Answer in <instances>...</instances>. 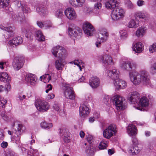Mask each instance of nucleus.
<instances>
[{"mask_svg":"<svg viewBox=\"0 0 156 156\" xmlns=\"http://www.w3.org/2000/svg\"><path fill=\"white\" fill-rule=\"evenodd\" d=\"M129 76L131 81L135 85H138L141 83L148 86L153 87L150 81V76L145 71L143 70L139 73H130Z\"/></svg>","mask_w":156,"mask_h":156,"instance_id":"f257e3e1","label":"nucleus"},{"mask_svg":"<svg viewBox=\"0 0 156 156\" xmlns=\"http://www.w3.org/2000/svg\"><path fill=\"white\" fill-rule=\"evenodd\" d=\"M119 0H111L105 3L106 7L109 9H113L111 16L114 20H117L124 16L125 12L121 8L116 7L119 5Z\"/></svg>","mask_w":156,"mask_h":156,"instance_id":"f03ea898","label":"nucleus"},{"mask_svg":"<svg viewBox=\"0 0 156 156\" xmlns=\"http://www.w3.org/2000/svg\"><path fill=\"white\" fill-rule=\"evenodd\" d=\"M12 127L15 131L14 139L16 144L20 142L21 135L26 130L25 127L18 122H15L13 124Z\"/></svg>","mask_w":156,"mask_h":156,"instance_id":"7ed1b4c3","label":"nucleus"},{"mask_svg":"<svg viewBox=\"0 0 156 156\" xmlns=\"http://www.w3.org/2000/svg\"><path fill=\"white\" fill-rule=\"evenodd\" d=\"M53 55L55 57L62 59L67 56V51L65 48L60 46L58 45L53 47L52 50Z\"/></svg>","mask_w":156,"mask_h":156,"instance_id":"20e7f679","label":"nucleus"},{"mask_svg":"<svg viewBox=\"0 0 156 156\" xmlns=\"http://www.w3.org/2000/svg\"><path fill=\"white\" fill-rule=\"evenodd\" d=\"M62 89L65 90L64 93L65 97L67 99L73 100L75 98L74 91L72 87L70 85L65 83H62Z\"/></svg>","mask_w":156,"mask_h":156,"instance_id":"39448f33","label":"nucleus"},{"mask_svg":"<svg viewBox=\"0 0 156 156\" xmlns=\"http://www.w3.org/2000/svg\"><path fill=\"white\" fill-rule=\"evenodd\" d=\"M112 100L118 110H124L126 106L123 104L124 99L122 97L116 95L112 98Z\"/></svg>","mask_w":156,"mask_h":156,"instance_id":"423d86ee","label":"nucleus"},{"mask_svg":"<svg viewBox=\"0 0 156 156\" xmlns=\"http://www.w3.org/2000/svg\"><path fill=\"white\" fill-rule=\"evenodd\" d=\"M137 105L136 108L141 111H147L149 109V100L146 97L141 98Z\"/></svg>","mask_w":156,"mask_h":156,"instance_id":"0eeeda50","label":"nucleus"},{"mask_svg":"<svg viewBox=\"0 0 156 156\" xmlns=\"http://www.w3.org/2000/svg\"><path fill=\"white\" fill-rule=\"evenodd\" d=\"M116 126L115 124H111L103 131V136L107 139H109L117 132Z\"/></svg>","mask_w":156,"mask_h":156,"instance_id":"6e6552de","label":"nucleus"},{"mask_svg":"<svg viewBox=\"0 0 156 156\" xmlns=\"http://www.w3.org/2000/svg\"><path fill=\"white\" fill-rule=\"evenodd\" d=\"M35 106L39 111L45 112L49 108L50 106L46 101L41 99L37 100L35 102Z\"/></svg>","mask_w":156,"mask_h":156,"instance_id":"1a4fd4ad","label":"nucleus"},{"mask_svg":"<svg viewBox=\"0 0 156 156\" xmlns=\"http://www.w3.org/2000/svg\"><path fill=\"white\" fill-rule=\"evenodd\" d=\"M68 32L70 37L73 40H75V38H80L82 34L81 30L78 27L77 28V30L69 27Z\"/></svg>","mask_w":156,"mask_h":156,"instance_id":"9d476101","label":"nucleus"},{"mask_svg":"<svg viewBox=\"0 0 156 156\" xmlns=\"http://www.w3.org/2000/svg\"><path fill=\"white\" fill-rule=\"evenodd\" d=\"M24 58L23 57H16L14 59L12 66L15 71H18L23 66Z\"/></svg>","mask_w":156,"mask_h":156,"instance_id":"9b49d317","label":"nucleus"},{"mask_svg":"<svg viewBox=\"0 0 156 156\" xmlns=\"http://www.w3.org/2000/svg\"><path fill=\"white\" fill-rule=\"evenodd\" d=\"M83 29L84 33L87 35L92 36L93 35L94 28L93 26L90 23L86 22L83 26Z\"/></svg>","mask_w":156,"mask_h":156,"instance_id":"f8f14e48","label":"nucleus"},{"mask_svg":"<svg viewBox=\"0 0 156 156\" xmlns=\"http://www.w3.org/2000/svg\"><path fill=\"white\" fill-rule=\"evenodd\" d=\"M64 13L67 18L70 20H74L77 17L75 10L72 8H67L65 11Z\"/></svg>","mask_w":156,"mask_h":156,"instance_id":"ddd939ff","label":"nucleus"},{"mask_svg":"<svg viewBox=\"0 0 156 156\" xmlns=\"http://www.w3.org/2000/svg\"><path fill=\"white\" fill-rule=\"evenodd\" d=\"M137 65L136 63L132 62L126 61L123 62L121 64V67L123 70L128 71L135 69Z\"/></svg>","mask_w":156,"mask_h":156,"instance_id":"4468645a","label":"nucleus"},{"mask_svg":"<svg viewBox=\"0 0 156 156\" xmlns=\"http://www.w3.org/2000/svg\"><path fill=\"white\" fill-rule=\"evenodd\" d=\"M80 115L83 117L87 116L89 114V105L86 102L81 105L80 107Z\"/></svg>","mask_w":156,"mask_h":156,"instance_id":"2eb2a0df","label":"nucleus"},{"mask_svg":"<svg viewBox=\"0 0 156 156\" xmlns=\"http://www.w3.org/2000/svg\"><path fill=\"white\" fill-rule=\"evenodd\" d=\"M140 98V94L137 92H133L130 94L127 97L131 104H135L138 101Z\"/></svg>","mask_w":156,"mask_h":156,"instance_id":"dca6fc26","label":"nucleus"},{"mask_svg":"<svg viewBox=\"0 0 156 156\" xmlns=\"http://www.w3.org/2000/svg\"><path fill=\"white\" fill-rule=\"evenodd\" d=\"M98 37L95 43L96 47L98 48L100 47L101 42L106 41L107 39V37L108 36V34L107 32L104 31L102 33H100L98 35Z\"/></svg>","mask_w":156,"mask_h":156,"instance_id":"f3484780","label":"nucleus"},{"mask_svg":"<svg viewBox=\"0 0 156 156\" xmlns=\"http://www.w3.org/2000/svg\"><path fill=\"white\" fill-rule=\"evenodd\" d=\"M59 133L60 136L63 139L64 141L68 142L69 139V133L65 128L59 129Z\"/></svg>","mask_w":156,"mask_h":156,"instance_id":"a211bd4d","label":"nucleus"},{"mask_svg":"<svg viewBox=\"0 0 156 156\" xmlns=\"http://www.w3.org/2000/svg\"><path fill=\"white\" fill-rule=\"evenodd\" d=\"M26 81L30 85H34L37 80L36 76L32 73H29L26 74L25 77Z\"/></svg>","mask_w":156,"mask_h":156,"instance_id":"6ab92c4d","label":"nucleus"},{"mask_svg":"<svg viewBox=\"0 0 156 156\" xmlns=\"http://www.w3.org/2000/svg\"><path fill=\"white\" fill-rule=\"evenodd\" d=\"M36 11L41 16H45L48 14L47 8L42 4H39L36 6Z\"/></svg>","mask_w":156,"mask_h":156,"instance_id":"aec40b11","label":"nucleus"},{"mask_svg":"<svg viewBox=\"0 0 156 156\" xmlns=\"http://www.w3.org/2000/svg\"><path fill=\"white\" fill-rule=\"evenodd\" d=\"M101 60L103 63L106 66L113 64L112 57L108 55L105 54L103 55L101 58Z\"/></svg>","mask_w":156,"mask_h":156,"instance_id":"412c9836","label":"nucleus"},{"mask_svg":"<svg viewBox=\"0 0 156 156\" xmlns=\"http://www.w3.org/2000/svg\"><path fill=\"white\" fill-rule=\"evenodd\" d=\"M114 84L117 89L125 88L127 86V84L126 82L120 79L119 77L114 82Z\"/></svg>","mask_w":156,"mask_h":156,"instance_id":"4be33fe9","label":"nucleus"},{"mask_svg":"<svg viewBox=\"0 0 156 156\" xmlns=\"http://www.w3.org/2000/svg\"><path fill=\"white\" fill-rule=\"evenodd\" d=\"M100 83L99 79L96 76H93L90 79L89 84L93 88L98 87Z\"/></svg>","mask_w":156,"mask_h":156,"instance_id":"5701e85b","label":"nucleus"},{"mask_svg":"<svg viewBox=\"0 0 156 156\" xmlns=\"http://www.w3.org/2000/svg\"><path fill=\"white\" fill-rule=\"evenodd\" d=\"M119 71L115 69L110 70L108 72V75L110 78L114 80V82L119 77Z\"/></svg>","mask_w":156,"mask_h":156,"instance_id":"b1692460","label":"nucleus"},{"mask_svg":"<svg viewBox=\"0 0 156 156\" xmlns=\"http://www.w3.org/2000/svg\"><path fill=\"white\" fill-rule=\"evenodd\" d=\"M128 134L130 136L135 135L137 133L136 127L133 125L129 124L126 128Z\"/></svg>","mask_w":156,"mask_h":156,"instance_id":"393cba45","label":"nucleus"},{"mask_svg":"<svg viewBox=\"0 0 156 156\" xmlns=\"http://www.w3.org/2000/svg\"><path fill=\"white\" fill-rule=\"evenodd\" d=\"M22 42V37H21L17 36L14 37L12 40H11L9 42V44L10 45L16 46L21 44Z\"/></svg>","mask_w":156,"mask_h":156,"instance_id":"a878e982","label":"nucleus"},{"mask_svg":"<svg viewBox=\"0 0 156 156\" xmlns=\"http://www.w3.org/2000/svg\"><path fill=\"white\" fill-rule=\"evenodd\" d=\"M135 16L136 19L139 18L140 20H143L144 21L147 20L149 18V15L146 13L139 12H136Z\"/></svg>","mask_w":156,"mask_h":156,"instance_id":"bb28decb","label":"nucleus"},{"mask_svg":"<svg viewBox=\"0 0 156 156\" xmlns=\"http://www.w3.org/2000/svg\"><path fill=\"white\" fill-rule=\"evenodd\" d=\"M55 68L58 71H62L64 66L63 60L61 59H57L55 62Z\"/></svg>","mask_w":156,"mask_h":156,"instance_id":"cd10ccee","label":"nucleus"},{"mask_svg":"<svg viewBox=\"0 0 156 156\" xmlns=\"http://www.w3.org/2000/svg\"><path fill=\"white\" fill-rule=\"evenodd\" d=\"M85 1V0H69V3L75 7L82 6Z\"/></svg>","mask_w":156,"mask_h":156,"instance_id":"c85d7f7f","label":"nucleus"},{"mask_svg":"<svg viewBox=\"0 0 156 156\" xmlns=\"http://www.w3.org/2000/svg\"><path fill=\"white\" fill-rule=\"evenodd\" d=\"M0 28L3 30H4L7 31L8 34V35L9 37H12L14 35V33L13 32L14 28L11 27H5L2 25H0Z\"/></svg>","mask_w":156,"mask_h":156,"instance_id":"c756f323","label":"nucleus"},{"mask_svg":"<svg viewBox=\"0 0 156 156\" xmlns=\"http://www.w3.org/2000/svg\"><path fill=\"white\" fill-rule=\"evenodd\" d=\"M11 80V78L9 77L8 74L6 72H2L0 73V81L4 82H8V83Z\"/></svg>","mask_w":156,"mask_h":156,"instance_id":"7c9ffc66","label":"nucleus"},{"mask_svg":"<svg viewBox=\"0 0 156 156\" xmlns=\"http://www.w3.org/2000/svg\"><path fill=\"white\" fill-rule=\"evenodd\" d=\"M143 45L141 42H137L133 46V50L136 53L141 52L143 50Z\"/></svg>","mask_w":156,"mask_h":156,"instance_id":"2f4dec72","label":"nucleus"},{"mask_svg":"<svg viewBox=\"0 0 156 156\" xmlns=\"http://www.w3.org/2000/svg\"><path fill=\"white\" fill-rule=\"evenodd\" d=\"M37 26L40 28H43L44 26L48 28L51 27L52 26L51 22L49 21H46V23H45V22L43 23L41 21H37Z\"/></svg>","mask_w":156,"mask_h":156,"instance_id":"473e14b6","label":"nucleus"},{"mask_svg":"<svg viewBox=\"0 0 156 156\" xmlns=\"http://www.w3.org/2000/svg\"><path fill=\"white\" fill-rule=\"evenodd\" d=\"M146 29L142 27H139L136 31V35L139 37H142L145 34Z\"/></svg>","mask_w":156,"mask_h":156,"instance_id":"72a5a7b5","label":"nucleus"},{"mask_svg":"<svg viewBox=\"0 0 156 156\" xmlns=\"http://www.w3.org/2000/svg\"><path fill=\"white\" fill-rule=\"evenodd\" d=\"M35 36L37 37V40L39 41H44L45 40V37L41 30H38L36 32Z\"/></svg>","mask_w":156,"mask_h":156,"instance_id":"f704fd0d","label":"nucleus"},{"mask_svg":"<svg viewBox=\"0 0 156 156\" xmlns=\"http://www.w3.org/2000/svg\"><path fill=\"white\" fill-rule=\"evenodd\" d=\"M139 22L137 20H131L128 23V27L129 28H135L138 26Z\"/></svg>","mask_w":156,"mask_h":156,"instance_id":"c9c22d12","label":"nucleus"},{"mask_svg":"<svg viewBox=\"0 0 156 156\" xmlns=\"http://www.w3.org/2000/svg\"><path fill=\"white\" fill-rule=\"evenodd\" d=\"M41 126L42 128L48 130L52 128L53 125L52 123H48L45 122H44L41 123Z\"/></svg>","mask_w":156,"mask_h":156,"instance_id":"e433bc0d","label":"nucleus"},{"mask_svg":"<svg viewBox=\"0 0 156 156\" xmlns=\"http://www.w3.org/2000/svg\"><path fill=\"white\" fill-rule=\"evenodd\" d=\"M86 153L90 156H92L94 154V150L91 147H87L86 149Z\"/></svg>","mask_w":156,"mask_h":156,"instance_id":"4c0bfd02","label":"nucleus"},{"mask_svg":"<svg viewBox=\"0 0 156 156\" xmlns=\"http://www.w3.org/2000/svg\"><path fill=\"white\" fill-rule=\"evenodd\" d=\"M63 14V10L61 9H58L55 12V16L58 18H61Z\"/></svg>","mask_w":156,"mask_h":156,"instance_id":"58836bf2","label":"nucleus"},{"mask_svg":"<svg viewBox=\"0 0 156 156\" xmlns=\"http://www.w3.org/2000/svg\"><path fill=\"white\" fill-rule=\"evenodd\" d=\"M9 0H0V8L6 7L9 5Z\"/></svg>","mask_w":156,"mask_h":156,"instance_id":"ea45409f","label":"nucleus"},{"mask_svg":"<svg viewBox=\"0 0 156 156\" xmlns=\"http://www.w3.org/2000/svg\"><path fill=\"white\" fill-rule=\"evenodd\" d=\"M125 3L126 6L128 9H133L134 8V5L130 0H126Z\"/></svg>","mask_w":156,"mask_h":156,"instance_id":"a19ab883","label":"nucleus"},{"mask_svg":"<svg viewBox=\"0 0 156 156\" xmlns=\"http://www.w3.org/2000/svg\"><path fill=\"white\" fill-rule=\"evenodd\" d=\"M139 152V149H138L137 147H136L134 148V151H133V152L132 148L129 149V153L131 155H134L137 154H138Z\"/></svg>","mask_w":156,"mask_h":156,"instance_id":"79ce46f5","label":"nucleus"},{"mask_svg":"<svg viewBox=\"0 0 156 156\" xmlns=\"http://www.w3.org/2000/svg\"><path fill=\"white\" fill-rule=\"evenodd\" d=\"M107 147L106 143L105 141H102L99 144V148L100 149L102 150L106 148Z\"/></svg>","mask_w":156,"mask_h":156,"instance_id":"37998d69","label":"nucleus"},{"mask_svg":"<svg viewBox=\"0 0 156 156\" xmlns=\"http://www.w3.org/2000/svg\"><path fill=\"white\" fill-rule=\"evenodd\" d=\"M22 9L23 12L25 13H29L31 12L30 8L27 5H25L22 6Z\"/></svg>","mask_w":156,"mask_h":156,"instance_id":"c03bdc74","label":"nucleus"},{"mask_svg":"<svg viewBox=\"0 0 156 156\" xmlns=\"http://www.w3.org/2000/svg\"><path fill=\"white\" fill-rule=\"evenodd\" d=\"M31 155H37L38 154V150L37 149H33L30 148V150L28 152V154Z\"/></svg>","mask_w":156,"mask_h":156,"instance_id":"a18cd8bd","label":"nucleus"},{"mask_svg":"<svg viewBox=\"0 0 156 156\" xmlns=\"http://www.w3.org/2000/svg\"><path fill=\"white\" fill-rule=\"evenodd\" d=\"M119 33L120 34V36L123 38H125L127 37L128 36V34L126 31V30H121Z\"/></svg>","mask_w":156,"mask_h":156,"instance_id":"49530a36","label":"nucleus"},{"mask_svg":"<svg viewBox=\"0 0 156 156\" xmlns=\"http://www.w3.org/2000/svg\"><path fill=\"white\" fill-rule=\"evenodd\" d=\"M149 50L151 53H153L156 51V43H154L151 45L149 48Z\"/></svg>","mask_w":156,"mask_h":156,"instance_id":"de8ad7c7","label":"nucleus"},{"mask_svg":"<svg viewBox=\"0 0 156 156\" xmlns=\"http://www.w3.org/2000/svg\"><path fill=\"white\" fill-rule=\"evenodd\" d=\"M53 108L58 112H60L61 111H62L60 106L58 104H54L53 106Z\"/></svg>","mask_w":156,"mask_h":156,"instance_id":"09e8293b","label":"nucleus"},{"mask_svg":"<svg viewBox=\"0 0 156 156\" xmlns=\"http://www.w3.org/2000/svg\"><path fill=\"white\" fill-rule=\"evenodd\" d=\"M7 101L3 98H0V107H2V108H5V105L7 103Z\"/></svg>","mask_w":156,"mask_h":156,"instance_id":"8fccbe9b","label":"nucleus"},{"mask_svg":"<svg viewBox=\"0 0 156 156\" xmlns=\"http://www.w3.org/2000/svg\"><path fill=\"white\" fill-rule=\"evenodd\" d=\"M102 5L100 3H97L94 4V10L97 11L100 9L101 8Z\"/></svg>","mask_w":156,"mask_h":156,"instance_id":"3c124183","label":"nucleus"},{"mask_svg":"<svg viewBox=\"0 0 156 156\" xmlns=\"http://www.w3.org/2000/svg\"><path fill=\"white\" fill-rule=\"evenodd\" d=\"M112 100L111 98H110L109 96L107 95H105L104 98V103L107 105L110 101Z\"/></svg>","mask_w":156,"mask_h":156,"instance_id":"603ef678","label":"nucleus"},{"mask_svg":"<svg viewBox=\"0 0 156 156\" xmlns=\"http://www.w3.org/2000/svg\"><path fill=\"white\" fill-rule=\"evenodd\" d=\"M22 32L24 34H27L30 31V30L27 27H23L21 28Z\"/></svg>","mask_w":156,"mask_h":156,"instance_id":"864d4df0","label":"nucleus"},{"mask_svg":"<svg viewBox=\"0 0 156 156\" xmlns=\"http://www.w3.org/2000/svg\"><path fill=\"white\" fill-rule=\"evenodd\" d=\"M43 79L44 80L46 81V82H48L51 80V77L49 75L46 74L44 76Z\"/></svg>","mask_w":156,"mask_h":156,"instance_id":"5fc2aeb1","label":"nucleus"},{"mask_svg":"<svg viewBox=\"0 0 156 156\" xmlns=\"http://www.w3.org/2000/svg\"><path fill=\"white\" fill-rule=\"evenodd\" d=\"M11 88L10 85L9 83H7L5 85L4 88L6 93H7L10 90Z\"/></svg>","mask_w":156,"mask_h":156,"instance_id":"6e6d98bb","label":"nucleus"},{"mask_svg":"<svg viewBox=\"0 0 156 156\" xmlns=\"http://www.w3.org/2000/svg\"><path fill=\"white\" fill-rule=\"evenodd\" d=\"M84 11L87 14H90L92 13V10L91 9L86 7L84 8Z\"/></svg>","mask_w":156,"mask_h":156,"instance_id":"4d7b16f0","label":"nucleus"},{"mask_svg":"<svg viewBox=\"0 0 156 156\" xmlns=\"http://www.w3.org/2000/svg\"><path fill=\"white\" fill-rule=\"evenodd\" d=\"M151 72L153 73H156V62L151 67Z\"/></svg>","mask_w":156,"mask_h":156,"instance_id":"13d9d810","label":"nucleus"},{"mask_svg":"<svg viewBox=\"0 0 156 156\" xmlns=\"http://www.w3.org/2000/svg\"><path fill=\"white\" fill-rule=\"evenodd\" d=\"M14 2L15 5L18 7H21L22 8V6L23 5V4L20 2L19 1L16 0Z\"/></svg>","mask_w":156,"mask_h":156,"instance_id":"bf43d9fd","label":"nucleus"},{"mask_svg":"<svg viewBox=\"0 0 156 156\" xmlns=\"http://www.w3.org/2000/svg\"><path fill=\"white\" fill-rule=\"evenodd\" d=\"M1 116L3 119L6 121L8 119V117L5 114L4 112H2L1 114Z\"/></svg>","mask_w":156,"mask_h":156,"instance_id":"052dcab7","label":"nucleus"},{"mask_svg":"<svg viewBox=\"0 0 156 156\" xmlns=\"http://www.w3.org/2000/svg\"><path fill=\"white\" fill-rule=\"evenodd\" d=\"M137 5L139 6H141L144 5V2L142 0H138L137 2Z\"/></svg>","mask_w":156,"mask_h":156,"instance_id":"680f3d73","label":"nucleus"},{"mask_svg":"<svg viewBox=\"0 0 156 156\" xmlns=\"http://www.w3.org/2000/svg\"><path fill=\"white\" fill-rule=\"evenodd\" d=\"M86 138L87 141L89 144H91L92 143V140L93 139V136L90 135H86Z\"/></svg>","mask_w":156,"mask_h":156,"instance_id":"e2e57ef3","label":"nucleus"},{"mask_svg":"<svg viewBox=\"0 0 156 156\" xmlns=\"http://www.w3.org/2000/svg\"><path fill=\"white\" fill-rule=\"evenodd\" d=\"M1 147L3 148H6L8 146V143L6 142L3 141L1 144Z\"/></svg>","mask_w":156,"mask_h":156,"instance_id":"0e129e2a","label":"nucleus"},{"mask_svg":"<svg viewBox=\"0 0 156 156\" xmlns=\"http://www.w3.org/2000/svg\"><path fill=\"white\" fill-rule=\"evenodd\" d=\"M55 96V95L53 93H50L47 95V98L48 99H51L53 98Z\"/></svg>","mask_w":156,"mask_h":156,"instance_id":"69168bd1","label":"nucleus"},{"mask_svg":"<svg viewBox=\"0 0 156 156\" xmlns=\"http://www.w3.org/2000/svg\"><path fill=\"white\" fill-rule=\"evenodd\" d=\"M4 138V135L2 132V130L0 129V140H3Z\"/></svg>","mask_w":156,"mask_h":156,"instance_id":"338daca9","label":"nucleus"},{"mask_svg":"<svg viewBox=\"0 0 156 156\" xmlns=\"http://www.w3.org/2000/svg\"><path fill=\"white\" fill-rule=\"evenodd\" d=\"M6 156H14V153L11 151H9L6 154Z\"/></svg>","mask_w":156,"mask_h":156,"instance_id":"774afa93","label":"nucleus"}]
</instances>
